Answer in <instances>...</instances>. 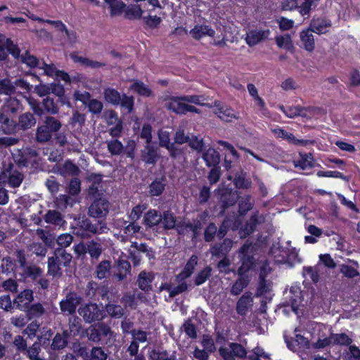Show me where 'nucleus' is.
<instances>
[{
    "label": "nucleus",
    "instance_id": "nucleus-1",
    "mask_svg": "<svg viewBox=\"0 0 360 360\" xmlns=\"http://www.w3.org/2000/svg\"><path fill=\"white\" fill-rule=\"evenodd\" d=\"M72 255L63 248H56L53 255L48 258L47 274L53 278H60L63 276V267L70 266Z\"/></svg>",
    "mask_w": 360,
    "mask_h": 360
},
{
    "label": "nucleus",
    "instance_id": "nucleus-2",
    "mask_svg": "<svg viewBox=\"0 0 360 360\" xmlns=\"http://www.w3.org/2000/svg\"><path fill=\"white\" fill-rule=\"evenodd\" d=\"M103 96L106 102L114 105H120L128 114L132 112L134 105V98L132 96H127L125 94L121 95L116 89L108 87L104 89Z\"/></svg>",
    "mask_w": 360,
    "mask_h": 360
},
{
    "label": "nucleus",
    "instance_id": "nucleus-3",
    "mask_svg": "<svg viewBox=\"0 0 360 360\" xmlns=\"http://www.w3.org/2000/svg\"><path fill=\"white\" fill-rule=\"evenodd\" d=\"M77 311L86 323L101 321L105 317V311L103 307L95 302H89L81 304Z\"/></svg>",
    "mask_w": 360,
    "mask_h": 360
},
{
    "label": "nucleus",
    "instance_id": "nucleus-4",
    "mask_svg": "<svg viewBox=\"0 0 360 360\" xmlns=\"http://www.w3.org/2000/svg\"><path fill=\"white\" fill-rule=\"evenodd\" d=\"M82 301V297L77 292L70 291L60 302V309L64 314L73 315L76 313L77 308L80 305Z\"/></svg>",
    "mask_w": 360,
    "mask_h": 360
},
{
    "label": "nucleus",
    "instance_id": "nucleus-5",
    "mask_svg": "<svg viewBox=\"0 0 360 360\" xmlns=\"http://www.w3.org/2000/svg\"><path fill=\"white\" fill-rule=\"evenodd\" d=\"M219 353L224 360H236L246 357L247 352L243 346L236 342H230L219 349Z\"/></svg>",
    "mask_w": 360,
    "mask_h": 360
},
{
    "label": "nucleus",
    "instance_id": "nucleus-6",
    "mask_svg": "<svg viewBox=\"0 0 360 360\" xmlns=\"http://www.w3.org/2000/svg\"><path fill=\"white\" fill-rule=\"evenodd\" d=\"M38 153L31 148L15 150L12 153L14 162L19 167H27L30 163L34 161Z\"/></svg>",
    "mask_w": 360,
    "mask_h": 360
},
{
    "label": "nucleus",
    "instance_id": "nucleus-7",
    "mask_svg": "<svg viewBox=\"0 0 360 360\" xmlns=\"http://www.w3.org/2000/svg\"><path fill=\"white\" fill-rule=\"evenodd\" d=\"M89 340L98 343L101 341L102 338H110L113 335V331L110 327L104 323L96 326H91L86 331Z\"/></svg>",
    "mask_w": 360,
    "mask_h": 360
},
{
    "label": "nucleus",
    "instance_id": "nucleus-8",
    "mask_svg": "<svg viewBox=\"0 0 360 360\" xmlns=\"http://www.w3.org/2000/svg\"><path fill=\"white\" fill-rule=\"evenodd\" d=\"M110 204L104 198L95 199L88 209V215L95 219L105 218L110 210Z\"/></svg>",
    "mask_w": 360,
    "mask_h": 360
},
{
    "label": "nucleus",
    "instance_id": "nucleus-9",
    "mask_svg": "<svg viewBox=\"0 0 360 360\" xmlns=\"http://www.w3.org/2000/svg\"><path fill=\"white\" fill-rule=\"evenodd\" d=\"M20 49L17 44H14L11 39L0 34V60H5L8 57V53L13 58H17Z\"/></svg>",
    "mask_w": 360,
    "mask_h": 360
},
{
    "label": "nucleus",
    "instance_id": "nucleus-10",
    "mask_svg": "<svg viewBox=\"0 0 360 360\" xmlns=\"http://www.w3.org/2000/svg\"><path fill=\"white\" fill-rule=\"evenodd\" d=\"M79 226L84 231L94 235L105 233L110 230L105 221H98V222L93 224L90 219L86 217H83L79 221Z\"/></svg>",
    "mask_w": 360,
    "mask_h": 360
},
{
    "label": "nucleus",
    "instance_id": "nucleus-11",
    "mask_svg": "<svg viewBox=\"0 0 360 360\" xmlns=\"http://www.w3.org/2000/svg\"><path fill=\"white\" fill-rule=\"evenodd\" d=\"M202 229V223L198 219L192 221H183L178 223L176 231L179 234L185 235L189 232L193 233L192 238H196L200 233Z\"/></svg>",
    "mask_w": 360,
    "mask_h": 360
},
{
    "label": "nucleus",
    "instance_id": "nucleus-12",
    "mask_svg": "<svg viewBox=\"0 0 360 360\" xmlns=\"http://www.w3.org/2000/svg\"><path fill=\"white\" fill-rule=\"evenodd\" d=\"M286 305L290 306L292 311L297 312L300 304L302 302V291L300 288L297 286H292L289 292H285Z\"/></svg>",
    "mask_w": 360,
    "mask_h": 360
},
{
    "label": "nucleus",
    "instance_id": "nucleus-13",
    "mask_svg": "<svg viewBox=\"0 0 360 360\" xmlns=\"http://www.w3.org/2000/svg\"><path fill=\"white\" fill-rule=\"evenodd\" d=\"M33 291L25 289L20 292L13 300V305L21 311H25L33 301Z\"/></svg>",
    "mask_w": 360,
    "mask_h": 360
},
{
    "label": "nucleus",
    "instance_id": "nucleus-14",
    "mask_svg": "<svg viewBox=\"0 0 360 360\" xmlns=\"http://www.w3.org/2000/svg\"><path fill=\"white\" fill-rule=\"evenodd\" d=\"M250 246L248 245H244L240 248V254L241 255V266L238 269V274L239 276H245V274L250 270L254 264H255V259L252 256H248L246 255V252L249 250Z\"/></svg>",
    "mask_w": 360,
    "mask_h": 360
},
{
    "label": "nucleus",
    "instance_id": "nucleus-15",
    "mask_svg": "<svg viewBox=\"0 0 360 360\" xmlns=\"http://www.w3.org/2000/svg\"><path fill=\"white\" fill-rule=\"evenodd\" d=\"M187 103L183 100L182 96H172L165 103V108L178 115L186 113Z\"/></svg>",
    "mask_w": 360,
    "mask_h": 360
},
{
    "label": "nucleus",
    "instance_id": "nucleus-16",
    "mask_svg": "<svg viewBox=\"0 0 360 360\" xmlns=\"http://www.w3.org/2000/svg\"><path fill=\"white\" fill-rule=\"evenodd\" d=\"M253 304L252 293L245 292L238 300L236 309L240 316H245Z\"/></svg>",
    "mask_w": 360,
    "mask_h": 360
},
{
    "label": "nucleus",
    "instance_id": "nucleus-17",
    "mask_svg": "<svg viewBox=\"0 0 360 360\" xmlns=\"http://www.w3.org/2000/svg\"><path fill=\"white\" fill-rule=\"evenodd\" d=\"M279 108L287 117L290 118H294L297 116L306 117H307L308 112H311L314 110V108L311 107L305 108L300 105L288 106L286 108L283 105H280Z\"/></svg>",
    "mask_w": 360,
    "mask_h": 360
},
{
    "label": "nucleus",
    "instance_id": "nucleus-18",
    "mask_svg": "<svg viewBox=\"0 0 360 360\" xmlns=\"http://www.w3.org/2000/svg\"><path fill=\"white\" fill-rule=\"evenodd\" d=\"M331 27V22L326 18H313L311 20L309 28L318 34H324Z\"/></svg>",
    "mask_w": 360,
    "mask_h": 360
},
{
    "label": "nucleus",
    "instance_id": "nucleus-19",
    "mask_svg": "<svg viewBox=\"0 0 360 360\" xmlns=\"http://www.w3.org/2000/svg\"><path fill=\"white\" fill-rule=\"evenodd\" d=\"M238 195L236 191L231 189H224L221 193L220 201L221 204L222 212L231 206L234 205L238 200Z\"/></svg>",
    "mask_w": 360,
    "mask_h": 360
},
{
    "label": "nucleus",
    "instance_id": "nucleus-20",
    "mask_svg": "<svg viewBox=\"0 0 360 360\" xmlns=\"http://www.w3.org/2000/svg\"><path fill=\"white\" fill-rule=\"evenodd\" d=\"M8 112L0 108V124L2 125V131L5 134H11L15 131L17 124L15 120L8 117Z\"/></svg>",
    "mask_w": 360,
    "mask_h": 360
},
{
    "label": "nucleus",
    "instance_id": "nucleus-21",
    "mask_svg": "<svg viewBox=\"0 0 360 360\" xmlns=\"http://www.w3.org/2000/svg\"><path fill=\"white\" fill-rule=\"evenodd\" d=\"M269 34V30H252L247 33L245 41L250 46H254L260 41L267 39Z\"/></svg>",
    "mask_w": 360,
    "mask_h": 360
},
{
    "label": "nucleus",
    "instance_id": "nucleus-22",
    "mask_svg": "<svg viewBox=\"0 0 360 360\" xmlns=\"http://www.w3.org/2000/svg\"><path fill=\"white\" fill-rule=\"evenodd\" d=\"M272 132L277 138H282L287 140L289 143L296 146H307L309 143L308 140L298 139L292 134L283 129L277 128L272 130Z\"/></svg>",
    "mask_w": 360,
    "mask_h": 360
},
{
    "label": "nucleus",
    "instance_id": "nucleus-23",
    "mask_svg": "<svg viewBox=\"0 0 360 360\" xmlns=\"http://www.w3.org/2000/svg\"><path fill=\"white\" fill-rule=\"evenodd\" d=\"M158 149L150 144L146 145L141 150V160L148 165H154L159 159Z\"/></svg>",
    "mask_w": 360,
    "mask_h": 360
},
{
    "label": "nucleus",
    "instance_id": "nucleus-24",
    "mask_svg": "<svg viewBox=\"0 0 360 360\" xmlns=\"http://www.w3.org/2000/svg\"><path fill=\"white\" fill-rule=\"evenodd\" d=\"M189 33L193 39L199 40L206 36L214 37L215 31L209 25H197L190 30Z\"/></svg>",
    "mask_w": 360,
    "mask_h": 360
},
{
    "label": "nucleus",
    "instance_id": "nucleus-25",
    "mask_svg": "<svg viewBox=\"0 0 360 360\" xmlns=\"http://www.w3.org/2000/svg\"><path fill=\"white\" fill-rule=\"evenodd\" d=\"M150 360H177L176 352H169L165 349H153L148 352Z\"/></svg>",
    "mask_w": 360,
    "mask_h": 360
},
{
    "label": "nucleus",
    "instance_id": "nucleus-26",
    "mask_svg": "<svg viewBox=\"0 0 360 360\" xmlns=\"http://www.w3.org/2000/svg\"><path fill=\"white\" fill-rule=\"evenodd\" d=\"M214 105L217 108L215 113L221 120L230 122L232 119L236 118L233 110L223 105L220 101H215Z\"/></svg>",
    "mask_w": 360,
    "mask_h": 360
},
{
    "label": "nucleus",
    "instance_id": "nucleus-27",
    "mask_svg": "<svg viewBox=\"0 0 360 360\" xmlns=\"http://www.w3.org/2000/svg\"><path fill=\"white\" fill-rule=\"evenodd\" d=\"M44 219L47 224L61 227L66 224L63 214L55 210H49L44 216Z\"/></svg>",
    "mask_w": 360,
    "mask_h": 360
},
{
    "label": "nucleus",
    "instance_id": "nucleus-28",
    "mask_svg": "<svg viewBox=\"0 0 360 360\" xmlns=\"http://www.w3.org/2000/svg\"><path fill=\"white\" fill-rule=\"evenodd\" d=\"M312 31L308 28L300 33L302 46L307 51L311 52L315 48V41Z\"/></svg>",
    "mask_w": 360,
    "mask_h": 360
},
{
    "label": "nucleus",
    "instance_id": "nucleus-29",
    "mask_svg": "<svg viewBox=\"0 0 360 360\" xmlns=\"http://www.w3.org/2000/svg\"><path fill=\"white\" fill-rule=\"evenodd\" d=\"M198 257L195 255H192L185 265L183 271L176 276V279L180 281L190 277L198 264Z\"/></svg>",
    "mask_w": 360,
    "mask_h": 360
},
{
    "label": "nucleus",
    "instance_id": "nucleus-30",
    "mask_svg": "<svg viewBox=\"0 0 360 360\" xmlns=\"http://www.w3.org/2000/svg\"><path fill=\"white\" fill-rule=\"evenodd\" d=\"M162 220L161 213L155 210H148L143 217V224L148 228L158 226Z\"/></svg>",
    "mask_w": 360,
    "mask_h": 360
},
{
    "label": "nucleus",
    "instance_id": "nucleus-31",
    "mask_svg": "<svg viewBox=\"0 0 360 360\" xmlns=\"http://www.w3.org/2000/svg\"><path fill=\"white\" fill-rule=\"evenodd\" d=\"M71 58L73 60L75 63H78L81 65L86 68H91L92 69H98L105 66V63L93 60L88 58L79 56L75 54L70 55Z\"/></svg>",
    "mask_w": 360,
    "mask_h": 360
},
{
    "label": "nucleus",
    "instance_id": "nucleus-32",
    "mask_svg": "<svg viewBox=\"0 0 360 360\" xmlns=\"http://www.w3.org/2000/svg\"><path fill=\"white\" fill-rule=\"evenodd\" d=\"M154 278L152 273L141 271L138 276L137 283L140 289L145 292L152 290L151 283Z\"/></svg>",
    "mask_w": 360,
    "mask_h": 360
},
{
    "label": "nucleus",
    "instance_id": "nucleus-33",
    "mask_svg": "<svg viewBox=\"0 0 360 360\" xmlns=\"http://www.w3.org/2000/svg\"><path fill=\"white\" fill-rule=\"evenodd\" d=\"M263 221L264 217L262 215H259L258 212H254L245 225L244 231L245 234L250 235L254 232L257 226Z\"/></svg>",
    "mask_w": 360,
    "mask_h": 360
},
{
    "label": "nucleus",
    "instance_id": "nucleus-34",
    "mask_svg": "<svg viewBox=\"0 0 360 360\" xmlns=\"http://www.w3.org/2000/svg\"><path fill=\"white\" fill-rule=\"evenodd\" d=\"M14 58L20 60L22 63L25 64L30 68H39L41 63L39 60L34 56L30 54V51L27 50L22 54H20V52H19L18 57Z\"/></svg>",
    "mask_w": 360,
    "mask_h": 360
},
{
    "label": "nucleus",
    "instance_id": "nucleus-35",
    "mask_svg": "<svg viewBox=\"0 0 360 360\" xmlns=\"http://www.w3.org/2000/svg\"><path fill=\"white\" fill-rule=\"evenodd\" d=\"M202 158L207 167H217L220 161L219 153L212 148H208L203 153Z\"/></svg>",
    "mask_w": 360,
    "mask_h": 360
},
{
    "label": "nucleus",
    "instance_id": "nucleus-36",
    "mask_svg": "<svg viewBox=\"0 0 360 360\" xmlns=\"http://www.w3.org/2000/svg\"><path fill=\"white\" fill-rule=\"evenodd\" d=\"M43 273L42 269L35 264H27L20 272L24 278H30L33 281L39 278Z\"/></svg>",
    "mask_w": 360,
    "mask_h": 360
},
{
    "label": "nucleus",
    "instance_id": "nucleus-37",
    "mask_svg": "<svg viewBox=\"0 0 360 360\" xmlns=\"http://www.w3.org/2000/svg\"><path fill=\"white\" fill-rule=\"evenodd\" d=\"M53 135L44 124H41L36 129L35 141L39 143L44 144L50 141Z\"/></svg>",
    "mask_w": 360,
    "mask_h": 360
},
{
    "label": "nucleus",
    "instance_id": "nucleus-38",
    "mask_svg": "<svg viewBox=\"0 0 360 360\" xmlns=\"http://www.w3.org/2000/svg\"><path fill=\"white\" fill-rule=\"evenodd\" d=\"M111 264L108 260L101 261L95 269L94 274L97 278H107L110 275Z\"/></svg>",
    "mask_w": 360,
    "mask_h": 360
},
{
    "label": "nucleus",
    "instance_id": "nucleus-39",
    "mask_svg": "<svg viewBox=\"0 0 360 360\" xmlns=\"http://www.w3.org/2000/svg\"><path fill=\"white\" fill-rule=\"evenodd\" d=\"M35 124L36 119L34 115L30 112H25L19 116L17 126L20 129L26 130L32 128Z\"/></svg>",
    "mask_w": 360,
    "mask_h": 360
},
{
    "label": "nucleus",
    "instance_id": "nucleus-40",
    "mask_svg": "<svg viewBox=\"0 0 360 360\" xmlns=\"http://www.w3.org/2000/svg\"><path fill=\"white\" fill-rule=\"evenodd\" d=\"M232 247V240L228 238L224 240L221 244H216L211 248V253L214 256H224L227 254Z\"/></svg>",
    "mask_w": 360,
    "mask_h": 360
},
{
    "label": "nucleus",
    "instance_id": "nucleus-41",
    "mask_svg": "<svg viewBox=\"0 0 360 360\" xmlns=\"http://www.w3.org/2000/svg\"><path fill=\"white\" fill-rule=\"evenodd\" d=\"M41 124L53 134L59 131L62 127L61 122L53 116H46Z\"/></svg>",
    "mask_w": 360,
    "mask_h": 360
},
{
    "label": "nucleus",
    "instance_id": "nucleus-42",
    "mask_svg": "<svg viewBox=\"0 0 360 360\" xmlns=\"http://www.w3.org/2000/svg\"><path fill=\"white\" fill-rule=\"evenodd\" d=\"M249 283L250 280L248 276H240L233 284L230 291L231 294L234 296L238 295L248 285Z\"/></svg>",
    "mask_w": 360,
    "mask_h": 360
},
{
    "label": "nucleus",
    "instance_id": "nucleus-43",
    "mask_svg": "<svg viewBox=\"0 0 360 360\" xmlns=\"http://www.w3.org/2000/svg\"><path fill=\"white\" fill-rule=\"evenodd\" d=\"M36 234L39 238L44 242L46 246L51 247L54 245L56 236L49 231L43 229H37L36 230Z\"/></svg>",
    "mask_w": 360,
    "mask_h": 360
},
{
    "label": "nucleus",
    "instance_id": "nucleus-44",
    "mask_svg": "<svg viewBox=\"0 0 360 360\" xmlns=\"http://www.w3.org/2000/svg\"><path fill=\"white\" fill-rule=\"evenodd\" d=\"M87 179L90 183L88 188L89 194L95 195L98 192V188L102 181V176L100 174H91L88 176Z\"/></svg>",
    "mask_w": 360,
    "mask_h": 360
},
{
    "label": "nucleus",
    "instance_id": "nucleus-45",
    "mask_svg": "<svg viewBox=\"0 0 360 360\" xmlns=\"http://www.w3.org/2000/svg\"><path fill=\"white\" fill-rule=\"evenodd\" d=\"M1 107L4 111L11 114H15L20 109L21 103L16 98L9 97L5 101Z\"/></svg>",
    "mask_w": 360,
    "mask_h": 360
},
{
    "label": "nucleus",
    "instance_id": "nucleus-46",
    "mask_svg": "<svg viewBox=\"0 0 360 360\" xmlns=\"http://www.w3.org/2000/svg\"><path fill=\"white\" fill-rule=\"evenodd\" d=\"M141 226L136 221H130L126 226L123 233L121 234L122 240H125V238L133 237L141 231Z\"/></svg>",
    "mask_w": 360,
    "mask_h": 360
},
{
    "label": "nucleus",
    "instance_id": "nucleus-47",
    "mask_svg": "<svg viewBox=\"0 0 360 360\" xmlns=\"http://www.w3.org/2000/svg\"><path fill=\"white\" fill-rule=\"evenodd\" d=\"M130 89L141 96L149 97L153 95L151 89L141 81H135L130 86Z\"/></svg>",
    "mask_w": 360,
    "mask_h": 360
},
{
    "label": "nucleus",
    "instance_id": "nucleus-48",
    "mask_svg": "<svg viewBox=\"0 0 360 360\" xmlns=\"http://www.w3.org/2000/svg\"><path fill=\"white\" fill-rule=\"evenodd\" d=\"M25 311L27 312L29 319H33L41 316L45 314L46 310L41 303H35L30 305Z\"/></svg>",
    "mask_w": 360,
    "mask_h": 360
},
{
    "label": "nucleus",
    "instance_id": "nucleus-49",
    "mask_svg": "<svg viewBox=\"0 0 360 360\" xmlns=\"http://www.w3.org/2000/svg\"><path fill=\"white\" fill-rule=\"evenodd\" d=\"M56 207L60 210H64L68 206H72L75 203L74 199L65 194L59 195L54 201Z\"/></svg>",
    "mask_w": 360,
    "mask_h": 360
},
{
    "label": "nucleus",
    "instance_id": "nucleus-50",
    "mask_svg": "<svg viewBox=\"0 0 360 360\" xmlns=\"http://www.w3.org/2000/svg\"><path fill=\"white\" fill-rule=\"evenodd\" d=\"M102 252L103 248L101 243L93 240L87 243V252L91 259H98Z\"/></svg>",
    "mask_w": 360,
    "mask_h": 360
},
{
    "label": "nucleus",
    "instance_id": "nucleus-51",
    "mask_svg": "<svg viewBox=\"0 0 360 360\" xmlns=\"http://www.w3.org/2000/svg\"><path fill=\"white\" fill-rule=\"evenodd\" d=\"M162 223L164 229H172L174 228L176 229V217L174 215L172 212L170 211H165L162 214Z\"/></svg>",
    "mask_w": 360,
    "mask_h": 360
},
{
    "label": "nucleus",
    "instance_id": "nucleus-52",
    "mask_svg": "<svg viewBox=\"0 0 360 360\" xmlns=\"http://www.w3.org/2000/svg\"><path fill=\"white\" fill-rule=\"evenodd\" d=\"M70 316H71L68 319V328H70V333H72L74 336H77L79 335L82 329V320L79 316H75V314Z\"/></svg>",
    "mask_w": 360,
    "mask_h": 360
},
{
    "label": "nucleus",
    "instance_id": "nucleus-53",
    "mask_svg": "<svg viewBox=\"0 0 360 360\" xmlns=\"http://www.w3.org/2000/svg\"><path fill=\"white\" fill-rule=\"evenodd\" d=\"M233 183L236 188L243 189H248L252 185V181L246 178V174L243 172L236 175Z\"/></svg>",
    "mask_w": 360,
    "mask_h": 360
},
{
    "label": "nucleus",
    "instance_id": "nucleus-54",
    "mask_svg": "<svg viewBox=\"0 0 360 360\" xmlns=\"http://www.w3.org/2000/svg\"><path fill=\"white\" fill-rule=\"evenodd\" d=\"M105 309L108 315L112 318L120 319L124 314V309L121 305L107 304Z\"/></svg>",
    "mask_w": 360,
    "mask_h": 360
},
{
    "label": "nucleus",
    "instance_id": "nucleus-55",
    "mask_svg": "<svg viewBox=\"0 0 360 360\" xmlns=\"http://www.w3.org/2000/svg\"><path fill=\"white\" fill-rule=\"evenodd\" d=\"M15 94V85L8 78L0 79V94L11 96Z\"/></svg>",
    "mask_w": 360,
    "mask_h": 360
},
{
    "label": "nucleus",
    "instance_id": "nucleus-56",
    "mask_svg": "<svg viewBox=\"0 0 360 360\" xmlns=\"http://www.w3.org/2000/svg\"><path fill=\"white\" fill-rule=\"evenodd\" d=\"M275 41L279 48L285 49L288 51L293 49L291 37L289 34L276 36L275 37Z\"/></svg>",
    "mask_w": 360,
    "mask_h": 360
},
{
    "label": "nucleus",
    "instance_id": "nucleus-57",
    "mask_svg": "<svg viewBox=\"0 0 360 360\" xmlns=\"http://www.w3.org/2000/svg\"><path fill=\"white\" fill-rule=\"evenodd\" d=\"M253 205L254 200L252 199V196L246 195L242 198L238 204V212L240 214H245L249 210H250L252 208Z\"/></svg>",
    "mask_w": 360,
    "mask_h": 360
},
{
    "label": "nucleus",
    "instance_id": "nucleus-58",
    "mask_svg": "<svg viewBox=\"0 0 360 360\" xmlns=\"http://www.w3.org/2000/svg\"><path fill=\"white\" fill-rule=\"evenodd\" d=\"M42 105L44 110L51 115H56L59 112V108L54 99L50 96H46L42 101Z\"/></svg>",
    "mask_w": 360,
    "mask_h": 360
},
{
    "label": "nucleus",
    "instance_id": "nucleus-59",
    "mask_svg": "<svg viewBox=\"0 0 360 360\" xmlns=\"http://www.w3.org/2000/svg\"><path fill=\"white\" fill-rule=\"evenodd\" d=\"M212 271V268L209 266L200 271L195 276V285L198 286L203 284L211 276Z\"/></svg>",
    "mask_w": 360,
    "mask_h": 360
},
{
    "label": "nucleus",
    "instance_id": "nucleus-60",
    "mask_svg": "<svg viewBox=\"0 0 360 360\" xmlns=\"http://www.w3.org/2000/svg\"><path fill=\"white\" fill-rule=\"evenodd\" d=\"M302 274L306 278H310L314 283L319 281V265L316 266H304Z\"/></svg>",
    "mask_w": 360,
    "mask_h": 360
},
{
    "label": "nucleus",
    "instance_id": "nucleus-61",
    "mask_svg": "<svg viewBox=\"0 0 360 360\" xmlns=\"http://www.w3.org/2000/svg\"><path fill=\"white\" fill-rule=\"evenodd\" d=\"M108 150L112 155H119L124 151L122 143L117 139L107 141Z\"/></svg>",
    "mask_w": 360,
    "mask_h": 360
},
{
    "label": "nucleus",
    "instance_id": "nucleus-62",
    "mask_svg": "<svg viewBox=\"0 0 360 360\" xmlns=\"http://www.w3.org/2000/svg\"><path fill=\"white\" fill-rule=\"evenodd\" d=\"M0 269L2 273L8 274L15 269V263L11 257H4L1 260Z\"/></svg>",
    "mask_w": 360,
    "mask_h": 360
},
{
    "label": "nucleus",
    "instance_id": "nucleus-63",
    "mask_svg": "<svg viewBox=\"0 0 360 360\" xmlns=\"http://www.w3.org/2000/svg\"><path fill=\"white\" fill-rule=\"evenodd\" d=\"M29 250L34 255L40 257H45L47 253V248L39 242H34L29 245Z\"/></svg>",
    "mask_w": 360,
    "mask_h": 360
},
{
    "label": "nucleus",
    "instance_id": "nucleus-64",
    "mask_svg": "<svg viewBox=\"0 0 360 360\" xmlns=\"http://www.w3.org/2000/svg\"><path fill=\"white\" fill-rule=\"evenodd\" d=\"M104 1L109 6L111 11V15H115L120 14L125 7V4L119 0H104Z\"/></svg>",
    "mask_w": 360,
    "mask_h": 360
}]
</instances>
